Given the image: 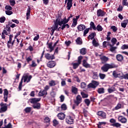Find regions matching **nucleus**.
Masks as SVG:
<instances>
[{
  "instance_id": "nucleus-40",
  "label": "nucleus",
  "mask_w": 128,
  "mask_h": 128,
  "mask_svg": "<svg viewBox=\"0 0 128 128\" xmlns=\"http://www.w3.org/2000/svg\"><path fill=\"white\" fill-rule=\"evenodd\" d=\"M24 112H26V114H28V112H32V108L30 107H26L24 110Z\"/></svg>"
},
{
  "instance_id": "nucleus-21",
  "label": "nucleus",
  "mask_w": 128,
  "mask_h": 128,
  "mask_svg": "<svg viewBox=\"0 0 128 128\" xmlns=\"http://www.w3.org/2000/svg\"><path fill=\"white\" fill-rule=\"evenodd\" d=\"M90 30H92V29L94 30H96V24H94V22H90V28H89Z\"/></svg>"
},
{
  "instance_id": "nucleus-13",
  "label": "nucleus",
  "mask_w": 128,
  "mask_h": 128,
  "mask_svg": "<svg viewBox=\"0 0 128 128\" xmlns=\"http://www.w3.org/2000/svg\"><path fill=\"white\" fill-rule=\"evenodd\" d=\"M82 66H84V68H92V66H90V64H88V62H86V60H82Z\"/></svg>"
},
{
  "instance_id": "nucleus-33",
  "label": "nucleus",
  "mask_w": 128,
  "mask_h": 128,
  "mask_svg": "<svg viewBox=\"0 0 128 128\" xmlns=\"http://www.w3.org/2000/svg\"><path fill=\"white\" fill-rule=\"evenodd\" d=\"M92 44L94 46L96 47L100 46L98 42H96V40L94 38L92 40Z\"/></svg>"
},
{
  "instance_id": "nucleus-50",
  "label": "nucleus",
  "mask_w": 128,
  "mask_h": 128,
  "mask_svg": "<svg viewBox=\"0 0 128 128\" xmlns=\"http://www.w3.org/2000/svg\"><path fill=\"white\" fill-rule=\"evenodd\" d=\"M115 88H109L108 89V92L109 94H112V92H114Z\"/></svg>"
},
{
  "instance_id": "nucleus-6",
  "label": "nucleus",
  "mask_w": 128,
  "mask_h": 128,
  "mask_svg": "<svg viewBox=\"0 0 128 128\" xmlns=\"http://www.w3.org/2000/svg\"><path fill=\"white\" fill-rule=\"evenodd\" d=\"M74 117L68 116H66V122L67 124H74Z\"/></svg>"
},
{
  "instance_id": "nucleus-29",
  "label": "nucleus",
  "mask_w": 128,
  "mask_h": 128,
  "mask_svg": "<svg viewBox=\"0 0 128 128\" xmlns=\"http://www.w3.org/2000/svg\"><path fill=\"white\" fill-rule=\"evenodd\" d=\"M92 78H94V80H98V72H92Z\"/></svg>"
},
{
  "instance_id": "nucleus-62",
  "label": "nucleus",
  "mask_w": 128,
  "mask_h": 128,
  "mask_svg": "<svg viewBox=\"0 0 128 128\" xmlns=\"http://www.w3.org/2000/svg\"><path fill=\"white\" fill-rule=\"evenodd\" d=\"M102 124H106V122H98V128H100V126H102Z\"/></svg>"
},
{
  "instance_id": "nucleus-56",
  "label": "nucleus",
  "mask_w": 128,
  "mask_h": 128,
  "mask_svg": "<svg viewBox=\"0 0 128 128\" xmlns=\"http://www.w3.org/2000/svg\"><path fill=\"white\" fill-rule=\"evenodd\" d=\"M114 45L112 44V46H110V51L112 52H114L116 50V47H114Z\"/></svg>"
},
{
  "instance_id": "nucleus-60",
  "label": "nucleus",
  "mask_w": 128,
  "mask_h": 128,
  "mask_svg": "<svg viewBox=\"0 0 128 128\" xmlns=\"http://www.w3.org/2000/svg\"><path fill=\"white\" fill-rule=\"evenodd\" d=\"M6 14L8 16H10L11 14H12L13 12H12V11H10V10H8L6 11Z\"/></svg>"
},
{
  "instance_id": "nucleus-55",
  "label": "nucleus",
  "mask_w": 128,
  "mask_h": 128,
  "mask_svg": "<svg viewBox=\"0 0 128 128\" xmlns=\"http://www.w3.org/2000/svg\"><path fill=\"white\" fill-rule=\"evenodd\" d=\"M111 30H112V31L114 32H116V30H118V28H116V26H111Z\"/></svg>"
},
{
  "instance_id": "nucleus-41",
  "label": "nucleus",
  "mask_w": 128,
  "mask_h": 128,
  "mask_svg": "<svg viewBox=\"0 0 128 128\" xmlns=\"http://www.w3.org/2000/svg\"><path fill=\"white\" fill-rule=\"evenodd\" d=\"M112 76L114 78H120V76H118V74L116 73V70L113 71Z\"/></svg>"
},
{
  "instance_id": "nucleus-2",
  "label": "nucleus",
  "mask_w": 128,
  "mask_h": 128,
  "mask_svg": "<svg viewBox=\"0 0 128 128\" xmlns=\"http://www.w3.org/2000/svg\"><path fill=\"white\" fill-rule=\"evenodd\" d=\"M32 78V76H29L28 75L23 76L19 84V86H18L19 90H22V80H24V82H30Z\"/></svg>"
},
{
  "instance_id": "nucleus-46",
  "label": "nucleus",
  "mask_w": 128,
  "mask_h": 128,
  "mask_svg": "<svg viewBox=\"0 0 128 128\" xmlns=\"http://www.w3.org/2000/svg\"><path fill=\"white\" fill-rule=\"evenodd\" d=\"M99 76L100 80H104L106 78V74L102 73L99 74Z\"/></svg>"
},
{
  "instance_id": "nucleus-35",
  "label": "nucleus",
  "mask_w": 128,
  "mask_h": 128,
  "mask_svg": "<svg viewBox=\"0 0 128 128\" xmlns=\"http://www.w3.org/2000/svg\"><path fill=\"white\" fill-rule=\"evenodd\" d=\"M84 102L87 106H90V99L86 98L84 100Z\"/></svg>"
},
{
  "instance_id": "nucleus-30",
  "label": "nucleus",
  "mask_w": 128,
  "mask_h": 128,
  "mask_svg": "<svg viewBox=\"0 0 128 128\" xmlns=\"http://www.w3.org/2000/svg\"><path fill=\"white\" fill-rule=\"evenodd\" d=\"M80 54L82 56L86 54V48H82L81 50H80Z\"/></svg>"
},
{
  "instance_id": "nucleus-61",
  "label": "nucleus",
  "mask_w": 128,
  "mask_h": 128,
  "mask_svg": "<svg viewBox=\"0 0 128 128\" xmlns=\"http://www.w3.org/2000/svg\"><path fill=\"white\" fill-rule=\"evenodd\" d=\"M5 21H6V17L3 16L0 18V22H1V24L4 22Z\"/></svg>"
},
{
  "instance_id": "nucleus-49",
  "label": "nucleus",
  "mask_w": 128,
  "mask_h": 128,
  "mask_svg": "<svg viewBox=\"0 0 128 128\" xmlns=\"http://www.w3.org/2000/svg\"><path fill=\"white\" fill-rule=\"evenodd\" d=\"M112 126H116V128H120V126H122V124H120L118 122H115V123H114L112 124Z\"/></svg>"
},
{
  "instance_id": "nucleus-31",
  "label": "nucleus",
  "mask_w": 128,
  "mask_h": 128,
  "mask_svg": "<svg viewBox=\"0 0 128 128\" xmlns=\"http://www.w3.org/2000/svg\"><path fill=\"white\" fill-rule=\"evenodd\" d=\"M100 60H102V62H106L108 60V58L103 56L101 58H100Z\"/></svg>"
},
{
  "instance_id": "nucleus-45",
  "label": "nucleus",
  "mask_w": 128,
  "mask_h": 128,
  "mask_svg": "<svg viewBox=\"0 0 128 128\" xmlns=\"http://www.w3.org/2000/svg\"><path fill=\"white\" fill-rule=\"evenodd\" d=\"M61 108L62 110H66L68 108L66 107V105L64 104H63L61 106Z\"/></svg>"
},
{
  "instance_id": "nucleus-8",
  "label": "nucleus",
  "mask_w": 128,
  "mask_h": 128,
  "mask_svg": "<svg viewBox=\"0 0 128 128\" xmlns=\"http://www.w3.org/2000/svg\"><path fill=\"white\" fill-rule=\"evenodd\" d=\"M44 58L46 60H54L56 58L54 54L50 55V53L45 54Z\"/></svg>"
},
{
  "instance_id": "nucleus-11",
  "label": "nucleus",
  "mask_w": 128,
  "mask_h": 128,
  "mask_svg": "<svg viewBox=\"0 0 128 128\" xmlns=\"http://www.w3.org/2000/svg\"><path fill=\"white\" fill-rule=\"evenodd\" d=\"M56 64V63L54 61H49L47 64L48 68H54Z\"/></svg>"
},
{
  "instance_id": "nucleus-58",
  "label": "nucleus",
  "mask_w": 128,
  "mask_h": 128,
  "mask_svg": "<svg viewBox=\"0 0 128 128\" xmlns=\"http://www.w3.org/2000/svg\"><path fill=\"white\" fill-rule=\"evenodd\" d=\"M78 64H82V56H79L78 57Z\"/></svg>"
},
{
  "instance_id": "nucleus-53",
  "label": "nucleus",
  "mask_w": 128,
  "mask_h": 128,
  "mask_svg": "<svg viewBox=\"0 0 128 128\" xmlns=\"http://www.w3.org/2000/svg\"><path fill=\"white\" fill-rule=\"evenodd\" d=\"M83 114H84V116H85V118H86V116H88V110L86 109H84Z\"/></svg>"
},
{
  "instance_id": "nucleus-20",
  "label": "nucleus",
  "mask_w": 128,
  "mask_h": 128,
  "mask_svg": "<svg viewBox=\"0 0 128 128\" xmlns=\"http://www.w3.org/2000/svg\"><path fill=\"white\" fill-rule=\"evenodd\" d=\"M116 60H117L118 62H122L124 60V56L120 54H118L116 56Z\"/></svg>"
},
{
  "instance_id": "nucleus-54",
  "label": "nucleus",
  "mask_w": 128,
  "mask_h": 128,
  "mask_svg": "<svg viewBox=\"0 0 128 128\" xmlns=\"http://www.w3.org/2000/svg\"><path fill=\"white\" fill-rule=\"evenodd\" d=\"M80 86L82 88H86V84L84 82H82L80 84Z\"/></svg>"
},
{
  "instance_id": "nucleus-63",
  "label": "nucleus",
  "mask_w": 128,
  "mask_h": 128,
  "mask_svg": "<svg viewBox=\"0 0 128 128\" xmlns=\"http://www.w3.org/2000/svg\"><path fill=\"white\" fill-rule=\"evenodd\" d=\"M126 0H122V4L123 6H128V2Z\"/></svg>"
},
{
  "instance_id": "nucleus-48",
  "label": "nucleus",
  "mask_w": 128,
  "mask_h": 128,
  "mask_svg": "<svg viewBox=\"0 0 128 128\" xmlns=\"http://www.w3.org/2000/svg\"><path fill=\"white\" fill-rule=\"evenodd\" d=\"M90 29L89 28H88L84 30V36H86V34H88V32H90Z\"/></svg>"
},
{
  "instance_id": "nucleus-19",
  "label": "nucleus",
  "mask_w": 128,
  "mask_h": 128,
  "mask_svg": "<svg viewBox=\"0 0 128 128\" xmlns=\"http://www.w3.org/2000/svg\"><path fill=\"white\" fill-rule=\"evenodd\" d=\"M46 94H48V92L45 90H40L38 94V96H44Z\"/></svg>"
},
{
  "instance_id": "nucleus-44",
  "label": "nucleus",
  "mask_w": 128,
  "mask_h": 128,
  "mask_svg": "<svg viewBox=\"0 0 128 128\" xmlns=\"http://www.w3.org/2000/svg\"><path fill=\"white\" fill-rule=\"evenodd\" d=\"M114 108L115 110H118L122 108V104L118 103Z\"/></svg>"
},
{
  "instance_id": "nucleus-14",
  "label": "nucleus",
  "mask_w": 128,
  "mask_h": 128,
  "mask_svg": "<svg viewBox=\"0 0 128 128\" xmlns=\"http://www.w3.org/2000/svg\"><path fill=\"white\" fill-rule=\"evenodd\" d=\"M118 120L119 122H120L122 124H126V122H128L126 118L124 117L123 116H118Z\"/></svg>"
},
{
  "instance_id": "nucleus-28",
  "label": "nucleus",
  "mask_w": 128,
  "mask_h": 128,
  "mask_svg": "<svg viewBox=\"0 0 128 128\" xmlns=\"http://www.w3.org/2000/svg\"><path fill=\"white\" fill-rule=\"evenodd\" d=\"M78 88L74 86H72V92L74 94H78Z\"/></svg>"
},
{
  "instance_id": "nucleus-4",
  "label": "nucleus",
  "mask_w": 128,
  "mask_h": 128,
  "mask_svg": "<svg viewBox=\"0 0 128 128\" xmlns=\"http://www.w3.org/2000/svg\"><path fill=\"white\" fill-rule=\"evenodd\" d=\"M98 84H100V82H98L92 80V83H90L88 85V88H96Z\"/></svg>"
},
{
  "instance_id": "nucleus-32",
  "label": "nucleus",
  "mask_w": 128,
  "mask_h": 128,
  "mask_svg": "<svg viewBox=\"0 0 128 128\" xmlns=\"http://www.w3.org/2000/svg\"><path fill=\"white\" fill-rule=\"evenodd\" d=\"M97 92L98 94H104V88H98Z\"/></svg>"
},
{
  "instance_id": "nucleus-9",
  "label": "nucleus",
  "mask_w": 128,
  "mask_h": 128,
  "mask_svg": "<svg viewBox=\"0 0 128 128\" xmlns=\"http://www.w3.org/2000/svg\"><path fill=\"white\" fill-rule=\"evenodd\" d=\"M96 114L102 119L106 118V112L103 111H98L96 112Z\"/></svg>"
},
{
  "instance_id": "nucleus-23",
  "label": "nucleus",
  "mask_w": 128,
  "mask_h": 128,
  "mask_svg": "<svg viewBox=\"0 0 128 128\" xmlns=\"http://www.w3.org/2000/svg\"><path fill=\"white\" fill-rule=\"evenodd\" d=\"M76 44L80 46L81 44H82V40L80 37H78L76 40Z\"/></svg>"
},
{
  "instance_id": "nucleus-7",
  "label": "nucleus",
  "mask_w": 128,
  "mask_h": 128,
  "mask_svg": "<svg viewBox=\"0 0 128 128\" xmlns=\"http://www.w3.org/2000/svg\"><path fill=\"white\" fill-rule=\"evenodd\" d=\"M82 102V98L80 95H78L76 97V100H74V104H75L77 106H78Z\"/></svg>"
},
{
  "instance_id": "nucleus-34",
  "label": "nucleus",
  "mask_w": 128,
  "mask_h": 128,
  "mask_svg": "<svg viewBox=\"0 0 128 128\" xmlns=\"http://www.w3.org/2000/svg\"><path fill=\"white\" fill-rule=\"evenodd\" d=\"M80 64H79L78 62L72 63V65L73 66L74 70H76V68H78Z\"/></svg>"
},
{
  "instance_id": "nucleus-42",
  "label": "nucleus",
  "mask_w": 128,
  "mask_h": 128,
  "mask_svg": "<svg viewBox=\"0 0 128 128\" xmlns=\"http://www.w3.org/2000/svg\"><path fill=\"white\" fill-rule=\"evenodd\" d=\"M44 120L46 124H50V118L48 116L45 118Z\"/></svg>"
},
{
  "instance_id": "nucleus-39",
  "label": "nucleus",
  "mask_w": 128,
  "mask_h": 128,
  "mask_svg": "<svg viewBox=\"0 0 128 128\" xmlns=\"http://www.w3.org/2000/svg\"><path fill=\"white\" fill-rule=\"evenodd\" d=\"M56 81L54 80H52L51 81H50V82H49V86H56Z\"/></svg>"
},
{
  "instance_id": "nucleus-15",
  "label": "nucleus",
  "mask_w": 128,
  "mask_h": 128,
  "mask_svg": "<svg viewBox=\"0 0 128 128\" xmlns=\"http://www.w3.org/2000/svg\"><path fill=\"white\" fill-rule=\"evenodd\" d=\"M30 104H35L38 103V102H40V98H33L30 99Z\"/></svg>"
},
{
  "instance_id": "nucleus-57",
  "label": "nucleus",
  "mask_w": 128,
  "mask_h": 128,
  "mask_svg": "<svg viewBox=\"0 0 128 128\" xmlns=\"http://www.w3.org/2000/svg\"><path fill=\"white\" fill-rule=\"evenodd\" d=\"M128 45L126 44L122 45L121 47L122 50H128Z\"/></svg>"
},
{
  "instance_id": "nucleus-3",
  "label": "nucleus",
  "mask_w": 128,
  "mask_h": 128,
  "mask_svg": "<svg viewBox=\"0 0 128 128\" xmlns=\"http://www.w3.org/2000/svg\"><path fill=\"white\" fill-rule=\"evenodd\" d=\"M8 104H4L2 102L0 104V114H2V112H6L8 110Z\"/></svg>"
},
{
  "instance_id": "nucleus-10",
  "label": "nucleus",
  "mask_w": 128,
  "mask_h": 128,
  "mask_svg": "<svg viewBox=\"0 0 128 128\" xmlns=\"http://www.w3.org/2000/svg\"><path fill=\"white\" fill-rule=\"evenodd\" d=\"M61 17L60 18V20H59V23H58V26H62V25L63 24V26H62L61 29L64 30V28H66V24H68V22H66V21L62 20H60Z\"/></svg>"
},
{
  "instance_id": "nucleus-22",
  "label": "nucleus",
  "mask_w": 128,
  "mask_h": 128,
  "mask_svg": "<svg viewBox=\"0 0 128 128\" xmlns=\"http://www.w3.org/2000/svg\"><path fill=\"white\" fill-rule=\"evenodd\" d=\"M77 28L78 32L84 30H86V26L84 24H80L77 26Z\"/></svg>"
},
{
  "instance_id": "nucleus-1",
  "label": "nucleus",
  "mask_w": 128,
  "mask_h": 128,
  "mask_svg": "<svg viewBox=\"0 0 128 128\" xmlns=\"http://www.w3.org/2000/svg\"><path fill=\"white\" fill-rule=\"evenodd\" d=\"M118 68V66H116L114 64H104L101 70L104 72H108V70L110 68Z\"/></svg>"
},
{
  "instance_id": "nucleus-36",
  "label": "nucleus",
  "mask_w": 128,
  "mask_h": 128,
  "mask_svg": "<svg viewBox=\"0 0 128 128\" xmlns=\"http://www.w3.org/2000/svg\"><path fill=\"white\" fill-rule=\"evenodd\" d=\"M81 96L82 98H88V94L84 93V92H80Z\"/></svg>"
},
{
  "instance_id": "nucleus-64",
  "label": "nucleus",
  "mask_w": 128,
  "mask_h": 128,
  "mask_svg": "<svg viewBox=\"0 0 128 128\" xmlns=\"http://www.w3.org/2000/svg\"><path fill=\"white\" fill-rule=\"evenodd\" d=\"M12 124L11 123H9L8 124L7 126H6L4 127H2V128H12Z\"/></svg>"
},
{
  "instance_id": "nucleus-27",
  "label": "nucleus",
  "mask_w": 128,
  "mask_h": 128,
  "mask_svg": "<svg viewBox=\"0 0 128 128\" xmlns=\"http://www.w3.org/2000/svg\"><path fill=\"white\" fill-rule=\"evenodd\" d=\"M48 48H50V52H52L54 50V47L52 46V42H50L48 44Z\"/></svg>"
},
{
  "instance_id": "nucleus-26",
  "label": "nucleus",
  "mask_w": 128,
  "mask_h": 128,
  "mask_svg": "<svg viewBox=\"0 0 128 128\" xmlns=\"http://www.w3.org/2000/svg\"><path fill=\"white\" fill-rule=\"evenodd\" d=\"M96 36V32L91 33L88 37V40H94V36Z\"/></svg>"
},
{
  "instance_id": "nucleus-18",
  "label": "nucleus",
  "mask_w": 128,
  "mask_h": 128,
  "mask_svg": "<svg viewBox=\"0 0 128 128\" xmlns=\"http://www.w3.org/2000/svg\"><path fill=\"white\" fill-rule=\"evenodd\" d=\"M72 6V0H68L66 8L68 10H70Z\"/></svg>"
},
{
  "instance_id": "nucleus-59",
  "label": "nucleus",
  "mask_w": 128,
  "mask_h": 128,
  "mask_svg": "<svg viewBox=\"0 0 128 128\" xmlns=\"http://www.w3.org/2000/svg\"><path fill=\"white\" fill-rule=\"evenodd\" d=\"M10 2L12 6H14V4H16V1L14 0H10Z\"/></svg>"
},
{
  "instance_id": "nucleus-38",
  "label": "nucleus",
  "mask_w": 128,
  "mask_h": 128,
  "mask_svg": "<svg viewBox=\"0 0 128 128\" xmlns=\"http://www.w3.org/2000/svg\"><path fill=\"white\" fill-rule=\"evenodd\" d=\"M119 78H121L122 80H123V78H124V80H128V74H126L124 75L120 76Z\"/></svg>"
},
{
  "instance_id": "nucleus-51",
  "label": "nucleus",
  "mask_w": 128,
  "mask_h": 128,
  "mask_svg": "<svg viewBox=\"0 0 128 128\" xmlns=\"http://www.w3.org/2000/svg\"><path fill=\"white\" fill-rule=\"evenodd\" d=\"M5 10H12V8L10 6H5Z\"/></svg>"
},
{
  "instance_id": "nucleus-37",
  "label": "nucleus",
  "mask_w": 128,
  "mask_h": 128,
  "mask_svg": "<svg viewBox=\"0 0 128 128\" xmlns=\"http://www.w3.org/2000/svg\"><path fill=\"white\" fill-rule=\"evenodd\" d=\"M96 30H97L98 32H102L104 28H102V26L98 24L96 26Z\"/></svg>"
},
{
  "instance_id": "nucleus-12",
  "label": "nucleus",
  "mask_w": 128,
  "mask_h": 128,
  "mask_svg": "<svg viewBox=\"0 0 128 128\" xmlns=\"http://www.w3.org/2000/svg\"><path fill=\"white\" fill-rule=\"evenodd\" d=\"M57 116L60 120H64L66 118V114L62 112H60L58 114Z\"/></svg>"
},
{
  "instance_id": "nucleus-17",
  "label": "nucleus",
  "mask_w": 128,
  "mask_h": 128,
  "mask_svg": "<svg viewBox=\"0 0 128 128\" xmlns=\"http://www.w3.org/2000/svg\"><path fill=\"white\" fill-rule=\"evenodd\" d=\"M106 14V12L101 9H99L97 10V16H104Z\"/></svg>"
},
{
  "instance_id": "nucleus-47",
  "label": "nucleus",
  "mask_w": 128,
  "mask_h": 128,
  "mask_svg": "<svg viewBox=\"0 0 128 128\" xmlns=\"http://www.w3.org/2000/svg\"><path fill=\"white\" fill-rule=\"evenodd\" d=\"M54 126H56L58 124V121L56 119H54L52 121Z\"/></svg>"
},
{
  "instance_id": "nucleus-5",
  "label": "nucleus",
  "mask_w": 128,
  "mask_h": 128,
  "mask_svg": "<svg viewBox=\"0 0 128 128\" xmlns=\"http://www.w3.org/2000/svg\"><path fill=\"white\" fill-rule=\"evenodd\" d=\"M60 18H62V16L58 14V16L56 17V21L54 22V25L53 28L56 30L58 28V24L60 22Z\"/></svg>"
},
{
  "instance_id": "nucleus-25",
  "label": "nucleus",
  "mask_w": 128,
  "mask_h": 128,
  "mask_svg": "<svg viewBox=\"0 0 128 128\" xmlns=\"http://www.w3.org/2000/svg\"><path fill=\"white\" fill-rule=\"evenodd\" d=\"M128 24V20H124L123 21V22L121 23V26L122 28H126V26Z\"/></svg>"
},
{
  "instance_id": "nucleus-16",
  "label": "nucleus",
  "mask_w": 128,
  "mask_h": 128,
  "mask_svg": "<svg viewBox=\"0 0 128 128\" xmlns=\"http://www.w3.org/2000/svg\"><path fill=\"white\" fill-rule=\"evenodd\" d=\"M12 38H14V35L10 34L9 36V40L7 42V46L8 48H10V44H12Z\"/></svg>"
},
{
  "instance_id": "nucleus-43",
  "label": "nucleus",
  "mask_w": 128,
  "mask_h": 128,
  "mask_svg": "<svg viewBox=\"0 0 128 128\" xmlns=\"http://www.w3.org/2000/svg\"><path fill=\"white\" fill-rule=\"evenodd\" d=\"M116 42H118V40L114 38H112L111 40V42H112V45L113 46H114L116 44Z\"/></svg>"
},
{
  "instance_id": "nucleus-52",
  "label": "nucleus",
  "mask_w": 128,
  "mask_h": 128,
  "mask_svg": "<svg viewBox=\"0 0 128 128\" xmlns=\"http://www.w3.org/2000/svg\"><path fill=\"white\" fill-rule=\"evenodd\" d=\"M6 30L8 32V34H10V32H12V30H10V27L9 25L6 26Z\"/></svg>"
},
{
  "instance_id": "nucleus-24",
  "label": "nucleus",
  "mask_w": 128,
  "mask_h": 128,
  "mask_svg": "<svg viewBox=\"0 0 128 128\" xmlns=\"http://www.w3.org/2000/svg\"><path fill=\"white\" fill-rule=\"evenodd\" d=\"M33 108L36 110H40V103H36L35 104L32 105Z\"/></svg>"
}]
</instances>
